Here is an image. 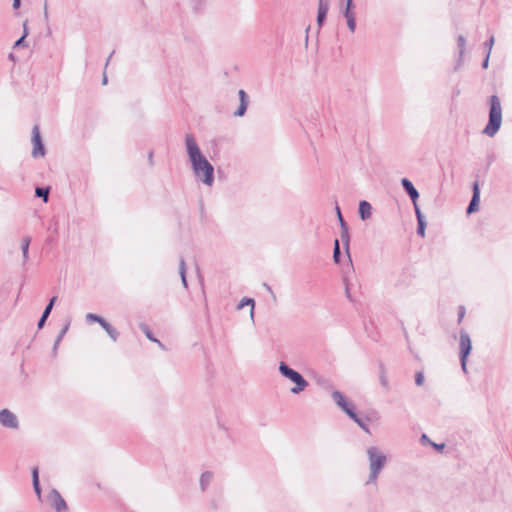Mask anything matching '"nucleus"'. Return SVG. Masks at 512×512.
<instances>
[{"label":"nucleus","instance_id":"1","mask_svg":"<svg viewBox=\"0 0 512 512\" xmlns=\"http://www.w3.org/2000/svg\"><path fill=\"white\" fill-rule=\"evenodd\" d=\"M185 146L195 177L207 186L214 183V167L202 154L194 136H185Z\"/></svg>","mask_w":512,"mask_h":512},{"label":"nucleus","instance_id":"2","mask_svg":"<svg viewBox=\"0 0 512 512\" xmlns=\"http://www.w3.org/2000/svg\"><path fill=\"white\" fill-rule=\"evenodd\" d=\"M489 104V120L483 129V133L489 137H494L502 124V106L501 101L497 95L490 96Z\"/></svg>","mask_w":512,"mask_h":512},{"label":"nucleus","instance_id":"3","mask_svg":"<svg viewBox=\"0 0 512 512\" xmlns=\"http://www.w3.org/2000/svg\"><path fill=\"white\" fill-rule=\"evenodd\" d=\"M367 455L369 459L370 475L367 481L369 483H375L379 473L386 464V456L379 450V448L372 446L367 449Z\"/></svg>","mask_w":512,"mask_h":512},{"label":"nucleus","instance_id":"4","mask_svg":"<svg viewBox=\"0 0 512 512\" xmlns=\"http://www.w3.org/2000/svg\"><path fill=\"white\" fill-rule=\"evenodd\" d=\"M332 398L335 403L354 421L356 422L365 432L370 433L368 425L363 421V419L359 418L358 415L354 411V405L348 402L345 396L339 392L334 391L332 393Z\"/></svg>","mask_w":512,"mask_h":512},{"label":"nucleus","instance_id":"5","mask_svg":"<svg viewBox=\"0 0 512 512\" xmlns=\"http://www.w3.org/2000/svg\"><path fill=\"white\" fill-rule=\"evenodd\" d=\"M279 372L285 378H288L292 382L295 383V386L291 388V393L299 394L304 391L308 387V382L304 379V377L297 371L290 368L284 362H280L279 364Z\"/></svg>","mask_w":512,"mask_h":512},{"label":"nucleus","instance_id":"6","mask_svg":"<svg viewBox=\"0 0 512 512\" xmlns=\"http://www.w3.org/2000/svg\"><path fill=\"white\" fill-rule=\"evenodd\" d=\"M460 362L461 367L464 372L467 371L466 365H467V357L470 354L471 351V339L467 332L461 331L460 332Z\"/></svg>","mask_w":512,"mask_h":512},{"label":"nucleus","instance_id":"7","mask_svg":"<svg viewBox=\"0 0 512 512\" xmlns=\"http://www.w3.org/2000/svg\"><path fill=\"white\" fill-rule=\"evenodd\" d=\"M32 156L34 158L43 157L45 155V148L41 140L39 127L35 125L32 130Z\"/></svg>","mask_w":512,"mask_h":512},{"label":"nucleus","instance_id":"8","mask_svg":"<svg viewBox=\"0 0 512 512\" xmlns=\"http://www.w3.org/2000/svg\"><path fill=\"white\" fill-rule=\"evenodd\" d=\"M0 424L11 429H17L19 426L16 415L8 409H2L0 411Z\"/></svg>","mask_w":512,"mask_h":512},{"label":"nucleus","instance_id":"9","mask_svg":"<svg viewBox=\"0 0 512 512\" xmlns=\"http://www.w3.org/2000/svg\"><path fill=\"white\" fill-rule=\"evenodd\" d=\"M52 505L57 512H61L67 509V505L65 500L61 497V495L53 490L51 493Z\"/></svg>","mask_w":512,"mask_h":512},{"label":"nucleus","instance_id":"10","mask_svg":"<svg viewBox=\"0 0 512 512\" xmlns=\"http://www.w3.org/2000/svg\"><path fill=\"white\" fill-rule=\"evenodd\" d=\"M329 10V1L328 0H319L318 3V15H317V23L319 26H322L326 15Z\"/></svg>","mask_w":512,"mask_h":512},{"label":"nucleus","instance_id":"11","mask_svg":"<svg viewBox=\"0 0 512 512\" xmlns=\"http://www.w3.org/2000/svg\"><path fill=\"white\" fill-rule=\"evenodd\" d=\"M239 99H240V105L238 109L234 112L235 116L241 117L245 114L248 106V96L244 90H239L238 92Z\"/></svg>","mask_w":512,"mask_h":512},{"label":"nucleus","instance_id":"12","mask_svg":"<svg viewBox=\"0 0 512 512\" xmlns=\"http://www.w3.org/2000/svg\"><path fill=\"white\" fill-rule=\"evenodd\" d=\"M401 184H402L403 188L405 189V191L410 196L412 202L415 203L419 197V193H418L417 189L414 187V185L412 184V182L410 180H408L407 178H403L401 180Z\"/></svg>","mask_w":512,"mask_h":512},{"label":"nucleus","instance_id":"13","mask_svg":"<svg viewBox=\"0 0 512 512\" xmlns=\"http://www.w3.org/2000/svg\"><path fill=\"white\" fill-rule=\"evenodd\" d=\"M478 203H479V188L478 184L474 183L473 186V197L471 199V202L467 208V213L470 214L478 209Z\"/></svg>","mask_w":512,"mask_h":512},{"label":"nucleus","instance_id":"14","mask_svg":"<svg viewBox=\"0 0 512 512\" xmlns=\"http://www.w3.org/2000/svg\"><path fill=\"white\" fill-rule=\"evenodd\" d=\"M359 214L362 220H367L372 215V206L367 201H360L359 203Z\"/></svg>","mask_w":512,"mask_h":512},{"label":"nucleus","instance_id":"15","mask_svg":"<svg viewBox=\"0 0 512 512\" xmlns=\"http://www.w3.org/2000/svg\"><path fill=\"white\" fill-rule=\"evenodd\" d=\"M336 212H337V217H338V220H339V223H340V226H341V230H342V240L345 242L346 244V247L348 248V228H347V225L342 217V214H341V211H340V208L339 206H336Z\"/></svg>","mask_w":512,"mask_h":512},{"label":"nucleus","instance_id":"16","mask_svg":"<svg viewBox=\"0 0 512 512\" xmlns=\"http://www.w3.org/2000/svg\"><path fill=\"white\" fill-rule=\"evenodd\" d=\"M101 326L113 341L117 340L119 336L118 331L114 327H112L106 320L104 321V323H102Z\"/></svg>","mask_w":512,"mask_h":512},{"label":"nucleus","instance_id":"17","mask_svg":"<svg viewBox=\"0 0 512 512\" xmlns=\"http://www.w3.org/2000/svg\"><path fill=\"white\" fill-rule=\"evenodd\" d=\"M179 274L182 280V284L185 288L188 287L187 280H186V263L183 257L180 258L179 261Z\"/></svg>","mask_w":512,"mask_h":512},{"label":"nucleus","instance_id":"18","mask_svg":"<svg viewBox=\"0 0 512 512\" xmlns=\"http://www.w3.org/2000/svg\"><path fill=\"white\" fill-rule=\"evenodd\" d=\"M30 242H31V239L28 236L23 237L21 240V249H22L24 261H26L28 259Z\"/></svg>","mask_w":512,"mask_h":512},{"label":"nucleus","instance_id":"19","mask_svg":"<svg viewBox=\"0 0 512 512\" xmlns=\"http://www.w3.org/2000/svg\"><path fill=\"white\" fill-rule=\"evenodd\" d=\"M212 477H213V475L211 472H204L201 475L200 485H201L202 490H205L207 488V486L210 484V482L212 480Z\"/></svg>","mask_w":512,"mask_h":512},{"label":"nucleus","instance_id":"20","mask_svg":"<svg viewBox=\"0 0 512 512\" xmlns=\"http://www.w3.org/2000/svg\"><path fill=\"white\" fill-rule=\"evenodd\" d=\"M379 369H380V383L385 389H388L389 382H388V378L386 375V369L382 363L379 365Z\"/></svg>","mask_w":512,"mask_h":512},{"label":"nucleus","instance_id":"21","mask_svg":"<svg viewBox=\"0 0 512 512\" xmlns=\"http://www.w3.org/2000/svg\"><path fill=\"white\" fill-rule=\"evenodd\" d=\"M245 305H251L250 315H251V318H253V315H254V305H255L254 300L251 299V298H243L240 301V303L238 304V309H242Z\"/></svg>","mask_w":512,"mask_h":512},{"label":"nucleus","instance_id":"22","mask_svg":"<svg viewBox=\"0 0 512 512\" xmlns=\"http://www.w3.org/2000/svg\"><path fill=\"white\" fill-rule=\"evenodd\" d=\"M32 476H33V487H34V490L37 493L38 497H40L41 490H40V486H39V478H38V469L37 468L33 469Z\"/></svg>","mask_w":512,"mask_h":512},{"label":"nucleus","instance_id":"23","mask_svg":"<svg viewBox=\"0 0 512 512\" xmlns=\"http://www.w3.org/2000/svg\"><path fill=\"white\" fill-rule=\"evenodd\" d=\"M333 259L336 263L340 261V245L338 239L334 241Z\"/></svg>","mask_w":512,"mask_h":512},{"label":"nucleus","instance_id":"24","mask_svg":"<svg viewBox=\"0 0 512 512\" xmlns=\"http://www.w3.org/2000/svg\"><path fill=\"white\" fill-rule=\"evenodd\" d=\"M86 319H87L88 321L97 322V323H99L100 325H102V323H104V321H105V319H104V318H102V317L98 316L97 314H93V313H88V314L86 315Z\"/></svg>","mask_w":512,"mask_h":512},{"label":"nucleus","instance_id":"25","mask_svg":"<svg viewBox=\"0 0 512 512\" xmlns=\"http://www.w3.org/2000/svg\"><path fill=\"white\" fill-rule=\"evenodd\" d=\"M49 190L47 188H36V195L42 197L45 202L48 200Z\"/></svg>","mask_w":512,"mask_h":512},{"label":"nucleus","instance_id":"26","mask_svg":"<svg viewBox=\"0 0 512 512\" xmlns=\"http://www.w3.org/2000/svg\"><path fill=\"white\" fill-rule=\"evenodd\" d=\"M494 41H495V40H494V36L492 35V36H490V38L488 39V41H486V42L484 43V47H485V49H486V54H488V56H490V54H491L492 47H493V45H494Z\"/></svg>","mask_w":512,"mask_h":512},{"label":"nucleus","instance_id":"27","mask_svg":"<svg viewBox=\"0 0 512 512\" xmlns=\"http://www.w3.org/2000/svg\"><path fill=\"white\" fill-rule=\"evenodd\" d=\"M55 301H56V297H52L50 302H49V304L46 306V308H45V310H44V312L42 314L44 316V318H48V316H49V314H50V312H51V310L53 308V305H54Z\"/></svg>","mask_w":512,"mask_h":512},{"label":"nucleus","instance_id":"28","mask_svg":"<svg viewBox=\"0 0 512 512\" xmlns=\"http://www.w3.org/2000/svg\"><path fill=\"white\" fill-rule=\"evenodd\" d=\"M457 43H458V47L460 49V55L462 56L464 53L465 44H466V40H465L464 36H462V35L458 36Z\"/></svg>","mask_w":512,"mask_h":512},{"label":"nucleus","instance_id":"29","mask_svg":"<svg viewBox=\"0 0 512 512\" xmlns=\"http://www.w3.org/2000/svg\"><path fill=\"white\" fill-rule=\"evenodd\" d=\"M68 330V325H66L62 330L61 332L59 333L56 341H55V344H54V350L57 349V346L59 345V343L61 342L63 336L65 335V333L67 332Z\"/></svg>","mask_w":512,"mask_h":512},{"label":"nucleus","instance_id":"30","mask_svg":"<svg viewBox=\"0 0 512 512\" xmlns=\"http://www.w3.org/2000/svg\"><path fill=\"white\" fill-rule=\"evenodd\" d=\"M143 331H144V333H145V335L147 336L148 339H150L151 341L157 342L160 346H162V344L156 338L153 337V335H152V333H151V331L149 330L148 327L145 326L143 328Z\"/></svg>","mask_w":512,"mask_h":512},{"label":"nucleus","instance_id":"31","mask_svg":"<svg viewBox=\"0 0 512 512\" xmlns=\"http://www.w3.org/2000/svg\"><path fill=\"white\" fill-rule=\"evenodd\" d=\"M347 26L349 28V30L353 33L356 29V19L355 18H352V19H347Z\"/></svg>","mask_w":512,"mask_h":512},{"label":"nucleus","instance_id":"32","mask_svg":"<svg viewBox=\"0 0 512 512\" xmlns=\"http://www.w3.org/2000/svg\"><path fill=\"white\" fill-rule=\"evenodd\" d=\"M415 382L418 386H421L424 382V374L422 372H417L415 375Z\"/></svg>","mask_w":512,"mask_h":512},{"label":"nucleus","instance_id":"33","mask_svg":"<svg viewBox=\"0 0 512 512\" xmlns=\"http://www.w3.org/2000/svg\"><path fill=\"white\" fill-rule=\"evenodd\" d=\"M343 15L345 17V19H352V18H355V13L353 12V9H344L343 10Z\"/></svg>","mask_w":512,"mask_h":512},{"label":"nucleus","instance_id":"34","mask_svg":"<svg viewBox=\"0 0 512 512\" xmlns=\"http://www.w3.org/2000/svg\"><path fill=\"white\" fill-rule=\"evenodd\" d=\"M25 38H26V37H23V36H22L21 38H19V39L15 42L14 47H15V48H16V47H27V44H26V42H25Z\"/></svg>","mask_w":512,"mask_h":512},{"label":"nucleus","instance_id":"35","mask_svg":"<svg viewBox=\"0 0 512 512\" xmlns=\"http://www.w3.org/2000/svg\"><path fill=\"white\" fill-rule=\"evenodd\" d=\"M425 228H426V223L418 224L417 233L422 237H424V235H425Z\"/></svg>","mask_w":512,"mask_h":512},{"label":"nucleus","instance_id":"36","mask_svg":"<svg viewBox=\"0 0 512 512\" xmlns=\"http://www.w3.org/2000/svg\"><path fill=\"white\" fill-rule=\"evenodd\" d=\"M28 34H29V32H28V21H27V20H25V21L23 22V35H22V36H23V37H27V36H28Z\"/></svg>","mask_w":512,"mask_h":512},{"label":"nucleus","instance_id":"37","mask_svg":"<svg viewBox=\"0 0 512 512\" xmlns=\"http://www.w3.org/2000/svg\"><path fill=\"white\" fill-rule=\"evenodd\" d=\"M413 205H414V208H415L416 217L420 218L421 216H423L421 211H420V209H419V207H418V205H417V201L415 203H413Z\"/></svg>","mask_w":512,"mask_h":512},{"label":"nucleus","instance_id":"38","mask_svg":"<svg viewBox=\"0 0 512 512\" xmlns=\"http://www.w3.org/2000/svg\"><path fill=\"white\" fill-rule=\"evenodd\" d=\"M489 57H490V56H488V54H486V57H485V59H484V61H483V63H482V67H483L484 69L488 68V64H489Z\"/></svg>","mask_w":512,"mask_h":512},{"label":"nucleus","instance_id":"39","mask_svg":"<svg viewBox=\"0 0 512 512\" xmlns=\"http://www.w3.org/2000/svg\"><path fill=\"white\" fill-rule=\"evenodd\" d=\"M47 318H44L42 315L40 320L38 321V328H42Z\"/></svg>","mask_w":512,"mask_h":512},{"label":"nucleus","instance_id":"40","mask_svg":"<svg viewBox=\"0 0 512 512\" xmlns=\"http://www.w3.org/2000/svg\"><path fill=\"white\" fill-rule=\"evenodd\" d=\"M21 0H13V8L18 9L20 7Z\"/></svg>","mask_w":512,"mask_h":512},{"label":"nucleus","instance_id":"41","mask_svg":"<svg viewBox=\"0 0 512 512\" xmlns=\"http://www.w3.org/2000/svg\"><path fill=\"white\" fill-rule=\"evenodd\" d=\"M354 8V4L353 2H348L346 1V5H345V9L349 10V9H353Z\"/></svg>","mask_w":512,"mask_h":512},{"label":"nucleus","instance_id":"42","mask_svg":"<svg viewBox=\"0 0 512 512\" xmlns=\"http://www.w3.org/2000/svg\"><path fill=\"white\" fill-rule=\"evenodd\" d=\"M417 222H418V224L426 223L423 216H421L420 218H417Z\"/></svg>","mask_w":512,"mask_h":512},{"label":"nucleus","instance_id":"43","mask_svg":"<svg viewBox=\"0 0 512 512\" xmlns=\"http://www.w3.org/2000/svg\"><path fill=\"white\" fill-rule=\"evenodd\" d=\"M434 446L437 448V449H442L444 447V444H441V445H436L434 444Z\"/></svg>","mask_w":512,"mask_h":512},{"label":"nucleus","instance_id":"44","mask_svg":"<svg viewBox=\"0 0 512 512\" xmlns=\"http://www.w3.org/2000/svg\"><path fill=\"white\" fill-rule=\"evenodd\" d=\"M107 83V76L104 74L103 76V84H106Z\"/></svg>","mask_w":512,"mask_h":512},{"label":"nucleus","instance_id":"45","mask_svg":"<svg viewBox=\"0 0 512 512\" xmlns=\"http://www.w3.org/2000/svg\"><path fill=\"white\" fill-rule=\"evenodd\" d=\"M152 158H153V153H152V152H150V153H149V160H150V162H151V163H152Z\"/></svg>","mask_w":512,"mask_h":512},{"label":"nucleus","instance_id":"46","mask_svg":"<svg viewBox=\"0 0 512 512\" xmlns=\"http://www.w3.org/2000/svg\"><path fill=\"white\" fill-rule=\"evenodd\" d=\"M346 294H347V296L350 298V294H349V288H348V286H346Z\"/></svg>","mask_w":512,"mask_h":512},{"label":"nucleus","instance_id":"47","mask_svg":"<svg viewBox=\"0 0 512 512\" xmlns=\"http://www.w3.org/2000/svg\"><path fill=\"white\" fill-rule=\"evenodd\" d=\"M422 439H423V440H427V436H426L425 434H424V435H422Z\"/></svg>","mask_w":512,"mask_h":512},{"label":"nucleus","instance_id":"48","mask_svg":"<svg viewBox=\"0 0 512 512\" xmlns=\"http://www.w3.org/2000/svg\"><path fill=\"white\" fill-rule=\"evenodd\" d=\"M111 58H112V54H111V55H109V58H108L107 62H109V60H110ZM107 64H108V63H106V65H107Z\"/></svg>","mask_w":512,"mask_h":512},{"label":"nucleus","instance_id":"49","mask_svg":"<svg viewBox=\"0 0 512 512\" xmlns=\"http://www.w3.org/2000/svg\"><path fill=\"white\" fill-rule=\"evenodd\" d=\"M9 57H10V59H14L13 54H10Z\"/></svg>","mask_w":512,"mask_h":512},{"label":"nucleus","instance_id":"50","mask_svg":"<svg viewBox=\"0 0 512 512\" xmlns=\"http://www.w3.org/2000/svg\"><path fill=\"white\" fill-rule=\"evenodd\" d=\"M201 0H197V2H200Z\"/></svg>","mask_w":512,"mask_h":512}]
</instances>
